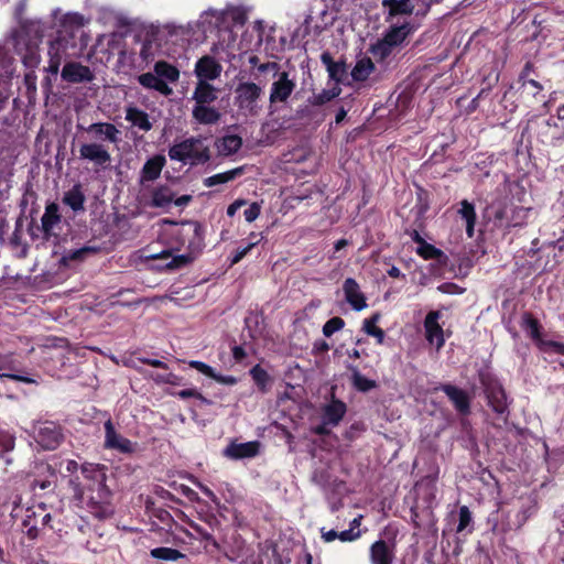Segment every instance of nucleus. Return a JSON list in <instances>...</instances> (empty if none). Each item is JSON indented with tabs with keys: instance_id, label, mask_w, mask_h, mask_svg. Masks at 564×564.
Here are the masks:
<instances>
[{
	"instance_id": "f257e3e1",
	"label": "nucleus",
	"mask_w": 564,
	"mask_h": 564,
	"mask_svg": "<svg viewBox=\"0 0 564 564\" xmlns=\"http://www.w3.org/2000/svg\"><path fill=\"white\" fill-rule=\"evenodd\" d=\"M61 467L68 474V487L72 503L87 510L98 519H106L113 513L112 492L107 487V467L100 464L66 459Z\"/></svg>"
},
{
	"instance_id": "f03ea898",
	"label": "nucleus",
	"mask_w": 564,
	"mask_h": 564,
	"mask_svg": "<svg viewBox=\"0 0 564 564\" xmlns=\"http://www.w3.org/2000/svg\"><path fill=\"white\" fill-rule=\"evenodd\" d=\"M249 9L243 6H229L224 10L208 9L199 15L196 24L204 32L242 26L248 20Z\"/></svg>"
},
{
	"instance_id": "7ed1b4c3",
	"label": "nucleus",
	"mask_w": 564,
	"mask_h": 564,
	"mask_svg": "<svg viewBox=\"0 0 564 564\" xmlns=\"http://www.w3.org/2000/svg\"><path fill=\"white\" fill-rule=\"evenodd\" d=\"M169 156L172 161L189 165L204 164L210 158L209 148L202 138H188L173 144Z\"/></svg>"
},
{
	"instance_id": "20e7f679",
	"label": "nucleus",
	"mask_w": 564,
	"mask_h": 564,
	"mask_svg": "<svg viewBox=\"0 0 564 564\" xmlns=\"http://www.w3.org/2000/svg\"><path fill=\"white\" fill-rule=\"evenodd\" d=\"M263 88L252 82H240L235 88V105L239 115L257 117L262 110Z\"/></svg>"
},
{
	"instance_id": "39448f33",
	"label": "nucleus",
	"mask_w": 564,
	"mask_h": 564,
	"mask_svg": "<svg viewBox=\"0 0 564 564\" xmlns=\"http://www.w3.org/2000/svg\"><path fill=\"white\" fill-rule=\"evenodd\" d=\"M296 88V82L294 77H291L290 73L283 70L273 77V82L270 86L269 101L271 106L278 104H286L291 98L293 91Z\"/></svg>"
},
{
	"instance_id": "423d86ee",
	"label": "nucleus",
	"mask_w": 564,
	"mask_h": 564,
	"mask_svg": "<svg viewBox=\"0 0 564 564\" xmlns=\"http://www.w3.org/2000/svg\"><path fill=\"white\" fill-rule=\"evenodd\" d=\"M33 437L43 449H55L63 436L56 423L45 421L33 426Z\"/></svg>"
},
{
	"instance_id": "0eeeda50",
	"label": "nucleus",
	"mask_w": 564,
	"mask_h": 564,
	"mask_svg": "<svg viewBox=\"0 0 564 564\" xmlns=\"http://www.w3.org/2000/svg\"><path fill=\"white\" fill-rule=\"evenodd\" d=\"M141 203L152 208H169L174 200V192L167 185H159L152 188L144 187L140 195Z\"/></svg>"
},
{
	"instance_id": "6e6552de",
	"label": "nucleus",
	"mask_w": 564,
	"mask_h": 564,
	"mask_svg": "<svg viewBox=\"0 0 564 564\" xmlns=\"http://www.w3.org/2000/svg\"><path fill=\"white\" fill-rule=\"evenodd\" d=\"M105 441L104 446L107 449L116 451L120 454H132L137 444L120 434L111 420H107L104 424Z\"/></svg>"
},
{
	"instance_id": "1a4fd4ad",
	"label": "nucleus",
	"mask_w": 564,
	"mask_h": 564,
	"mask_svg": "<svg viewBox=\"0 0 564 564\" xmlns=\"http://www.w3.org/2000/svg\"><path fill=\"white\" fill-rule=\"evenodd\" d=\"M79 158L102 170L107 169L111 162L110 152L104 144L98 142L82 144L79 148Z\"/></svg>"
},
{
	"instance_id": "9d476101",
	"label": "nucleus",
	"mask_w": 564,
	"mask_h": 564,
	"mask_svg": "<svg viewBox=\"0 0 564 564\" xmlns=\"http://www.w3.org/2000/svg\"><path fill=\"white\" fill-rule=\"evenodd\" d=\"M261 443L258 441L230 442L223 451V455L231 460L251 459L260 454Z\"/></svg>"
},
{
	"instance_id": "9b49d317",
	"label": "nucleus",
	"mask_w": 564,
	"mask_h": 564,
	"mask_svg": "<svg viewBox=\"0 0 564 564\" xmlns=\"http://www.w3.org/2000/svg\"><path fill=\"white\" fill-rule=\"evenodd\" d=\"M441 317V312L432 311L424 319L425 338L436 349L442 348L445 344L443 327L440 324Z\"/></svg>"
},
{
	"instance_id": "f8f14e48",
	"label": "nucleus",
	"mask_w": 564,
	"mask_h": 564,
	"mask_svg": "<svg viewBox=\"0 0 564 564\" xmlns=\"http://www.w3.org/2000/svg\"><path fill=\"white\" fill-rule=\"evenodd\" d=\"M371 564H393L395 558V544L392 541L378 540L369 550Z\"/></svg>"
},
{
	"instance_id": "ddd939ff",
	"label": "nucleus",
	"mask_w": 564,
	"mask_h": 564,
	"mask_svg": "<svg viewBox=\"0 0 564 564\" xmlns=\"http://www.w3.org/2000/svg\"><path fill=\"white\" fill-rule=\"evenodd\" d=\"M347 408L343 401L333 399L329 403H327L323 408V425L319 426L316 432L322 434L324 433V426L330 425L336 426L343 420L346 414Z\"/></svg>"
},
{
	"instance_id": "4468645a",
	"label": "nucleus",
	"mask_w": 564,
	"mask_h": 564,
	"mask_svg": "<svg viewBox=\"0 0 564 564\" xmlns=\"http://www.w3.org/2000/svg\"><path fill=\"white\" fill-rule=\"evenodd\" d=\"M166 164V159L163 155H154L145 161L140 171L139 183L142 188L147 187L145 183L158 180L161 175L163 167Z\"/></svg>"
},
{
	"instance_id": "2eb2a0df",
	"label": "nucleus",
	"mask_w": 564,
	"mask_h": 564,
	"mask_svg": "<svg viewBox=\"0 0 564 564\" xmlns=\"http://www.w3.org/2000/svg\"><path fill=\"white\" fill-rule=\"evenodd\" d=\"M221 65L212 56H203L196 62L195 75L198 80H214L221 74Z\"/></svg>"
},
{
	"instance_id": "dca6fc26",
	"label": "nucleus",
	"mask_w": 564,
	"mask_h": 564,
	"mask_svg": "<svg viewBox=\"0 0 564 564\" xmlns=\"http://www.w3.org/2000/svg\"><path fill=\"white\" fill-rule=\"evenodd\" d=\"M346 301L355 311H362L367 307V300L361 292L359 284L352 278H347L343 285Z\"/></svg>"
},
{
	"instance_id": "f3484780",
	"label": "nucleus",
	"mask_w": 564,
	"mask_h": 564,
	"mask_svg": "<svg viewBox=\"0 0 564 564\" xmlns=\"http://www.w3.org/2000/svg\"><path fill=\"white\" fill-rule=\"evenodd\" d=\"M88 133L96 140L108 141L110 143H117L120 140L119 129L109 122H95L88 126L86 129Z\"/></svg>"
},
{
	"instance_id": "a211bd4d",
	"label": "nucleus",
	"mask_w": 564,
	"mask_h": 564,
	"mask_svg": "<svg viewBox=\"0 0 564 564\" xmlns=\"http://www.w3.org/2000/svg\"><path fill=\"white\" fill-rule=\"evenodd\" d=\"M415 29L416 26L408 21L401 24L391 23L383 36L397 48L405 42L408 36L412 34Z\"/></svg>"
},
{
	"instance_id": "6ab92c4d",
	"label": "nucleus",
	"mask_w": 564,
	"mask_h": 564,
	"mask_svg": "<svg viewBox=\"0 0 564 564\" xmlns=\"http://www.w3.org/2000/svg\"><path fill=\"white\" fill-rule=\"evenodd\" d=\"M93 77L89 67L79 63H67L62 69V78L69 83H87L93 80Z\"/></svg>"
},
{
	"instance_id": "aec40b11",
	"label": "nucleus",
	"mask_w": 564,
	"mask_h": 564,
	"mask_svg": "<svg viewBox=\"0 0 564 564\" xmlns=\"http://www.w3.org/2000/svg\"><path fill=\"white\" fill-rule=\"evenodd\" d=\"M440 389L448 397L458 412L464 414L469 412L470 400L466 391L452 384H443Z\"/></svg>"
},
{
	"instance_id": "412c9836",
	"label": "nucleus",
	"mask_w": 564,
	"mask_h": 564,
	"mask_svg": "<svg viewBox=\"0 0 564 564\" xmlns=\"http://www.w3.org/2000/svg\"><path fill=\"white\" fill-rule=\"evenodd\" d=\"M487 399L492 410L497 413H505L507 410V399L502 387L497 383H489L485 388Z\"/></svg>"
},
{
	"instance_id": "4be33fe9",
	"label": "nucleus",
	"mask_w": 564,
	"mask_h": 564,
	"mask_svg": "<svg viewBox=\"0 0 564 564\" xmlns=\"http://www.w3.org/2000/svg\"><path fill=\"white\" fill-rule=\"evenodd\" d=\"M138 83L147 89H152L160 93L163 96H170L173 89L166 83H163L158 74L153 70L141 74L138 76Z\"/></svg>"
},
{
	"instance_id": "5701e85b",
	"label": "nucleus",
	"mask_w": 564,
	"mask_h": 564,
	"mask_svg": "<svg viewBox=\"0 0 564 564\" xmlns=\"http://www.w3.org/2000/svg\"><path fill=\"white\" fill-rule=\"evenodd\" d=\"M124 119L130 122L132 127H135L141 131L147 132L152 129V122L150 121L149 115L134 106L126 108Z\"/></svg>"
},
{
	"instance_id": "b1692460",
	"label": "nucleus",
	"mask_w": 564,
	"mask_h": 564,
	"mask_svg": "<svg viewBox=\"0 0 564 564\" xmlns=\"http://www.w3.org/2000/svg\"><path fill=\"white\" fill-rule=\"evenodd\" d=\"M192 98L195 105H209L217 99V91L208 82L198 80Z\"/></svg>"
},
{
	"instance_id": "393cba45",
	"label": "nucleus",
	"mask_w": 564,
	"mask_h": 564,
	"mask_svg": "<svg viewBox=\"0 0 564 564\" xmlns=\"http://www.w3.org/2000/svg\"><path fill=\"white\" fill-rule=\"evenodd\" d=\"M42 229L46 237L54 234L55 227L61 223L58 206L55 203L48 204L41 218Z\"/></svg>"
},
{
	"instance_id": "a878e982",
	"label": "nucleus",
	"mask_w": 564,
	"mask_h": 564,
	"mask_svg": "<svg viewBox=\"0 0 564 564\" xmlns=\"http://www.w3.org/2000/svg\"><path fill=\"white\" fill-rule=\"evenodd\" d=\"M75 44L72 43L68 39H66L62 33L57 35L56 39L51 41L48 46V56L50 57H58V59L64 61L68 56H70L68 50L74 48Z\"/></svg>"
},
{
	"instance_id": "bb28decb",
	"label": "nucleus",
	"mask_w": 564,
	"mask_h": 564,
	"mask_svg": "<svg viewBox=\"0 0 564 564\" xmlns=\"http://www.w3.org/2000/svg\"><path fill=\"white\" fill-rule=\"evenodd\" d=\"M193 118L203 124L216 123L219 118V111L208 105H195L192 110Z\"/></svg>"
},
{
	"instance_id": "cd10ccee",
	"label": "nucleus",
	"mask_w": 564,
	"mask_h": 564,
	"mask_svg": "<svg viewBox=\"0 0 564 564\" xmlns=\"http://www.w3.org/2000/svg\"><path fill=\"white\" fill-rule=\"evenodd\" d=\"M37 474L43 475L44 478L34 479V488H40L41 490L52 489L55 486L57 476L54 468L50 464L41 463L37 465Z\"/></svg>"
},
{
	"instance_id": "c85d7f7f",
	"label": "nucleus",
	"mask_w": 564,
	"mask_h": 564,
	"mask_svg": "<svg viewBox=\"0 0 564 564\" xmlns=\"http://www.w3.org/2000/svg\"><path fill=\"white\" fill-rule=\"evenodd\" d=\"M453 518L457 520V525L455 529L457 534L467 535L473 532V514L467 506L459 507L457 514H453Z\"/></svg>"
},
{
	"instance_id": "c756f323",
	"label": "nucleus",
	"mask_w": 564,
	"mask_h": 564,
	"mask_svg": "<svg viewBox=\"0 0 564 564\" xmlns=\"http://www.w3.org/2000/svg\"><path fill=\"white\" fill-rule=\"evenodd\" d=\"M153 70L158 74L161 80L167 85L170 83H176L180 78L178 68L164 61L156 62Z\"/></svg>"
},
{
	"instance_id": "7c9ffc66",
	"label": "nucleus",
	"mask_w": 564,
	"mask_h": 564,
	"mask_svg": "<svg viewBox=\"0 0 564 564\" xmlns=\"http://www.w3.org/2000/svg\"><path fill=\"white\" fill-rule=\"evenodd\" d=\"M383 7L388 9V19L400 14H411L414 10L411 0H383Z\"/></svg>"
},
{
	"instance_id": "2f4dec72",
	"label": "nucleus",
	"mask_w": 564,
	"mask_h": 564,
	"mask_svg": "<svg viewBox=\"0 0 564 564\" xmlns=\"http://www.w3.org/2000/svg\"><path fill=\"white\" fill-rule=\"evenodd\" d=\"M322 62L326 66L329 78L336 83H340L346 74V65L343 62H334L329 54L322 55Z\"/></svg>"
},
{
	"instance_id": "473e14b6",
	"label": "nucleus",
	"mask_w": 564,
	"mask_h": 564,
	"mask_svg": "<svg viewBox=\"0 0 564 564\" xmlns=\"http://www.w3.org/2000/svg\"><path fill=\"white\" fill-rule=\"evenodd\" d=\"M375 65L371 58L364 56L356 62L354 68L351 69V77L356 82H364L369 77Z\"/></svg>"
},
{
	"instance_id": "72a5a7b5",
	"label": "nucleus",
	"mask_w": 564,
	"mask_h": 564,
	"mask_svg": "<svg viewBox=\"0 0 564 564\" xmlns=\"http://www.w3.org/2000/svg\"><path fill=\"white\" fill-rule=\"evenodd\" d=\"M242 144L240 137L236 134H228L221 138L217 143V149L223 155H231L236 153Z\"/></svg>"
},
{
	"instance_id": "f704fd0d",
	"label": "nucleus",
	"mask_w": 564,
	"mask_h": 564,
	"mask_svg": "<svg viewBox=\"0 0 564 564\" xmlns=\"http://www.w3.org/2000/svg\"><path fill=\"white\" fill-rule=\"evenodd\" d=\"M63 202L69 206L74 212L83 210L85 196L79 185L73 186L68 192L65 193Z\"/></svg>"
},
{
	"instance_id": "c9c22d12",
	"label": "nucleus",
	"mask_w": 564,
	"mask_h": 564,
	"mask_svg": "<svg viewBox=\"0 0 564 564\" xmlns=\"http://www.w3.org/2000/svg\"><path fill=\"white\" fill-rule=\"evenodd\" d=\"M243 172L242 167H236L223 173H218L215 175H212L204 181V185L207 187H212L219 184L228 183L232 180H235L237 176L241 175Z\"/></svg>"
},
{
	"instance_id": "e433bc0d",
	"label": "nucleus",
	"mask_w": 564,
	"mask_h": 564,
	"mask_svg": "<svg viewBox=\"0 0 564 564\" xmlns=\"http://www.w3.org/2000/svg\"><path fill=\"white\" fill-rule=\"evenodd\" d=\"M459 215L466 221V232L468 237H473L474 235V226L476 221V213L475 207L467 200H463L460 203V208L458 210Z\"/></svg>"
},
{
	"instance_id": "4c0bfd02",
	"label": "nucleus",
	"mask_w": 564,
	"mask_h": 564,
	"mask_svg": "<svg viewBox=\"0 0 564 564\" xmlns=\"http://www.w3.org/2000/svg\"><path fill=\"white\" fill-rule=\"evenodd\" d=\"M394 50L395 47L383 36L371 45L370 53L376 59L384 61Z\"/></svg>"
},
{
	"instance_id": "58836bf2",
	"label": "nucleus",
	"mask_w": 564,
	"mask_h": 564,
	"mask_svg": "<svg viewBox=\"0 0 564 564\" xmlns=\"http://www.w3.org/2000/svg\"><path fill=\"white\" fill-rule=\"evenodd\" d=\"M166 34L171 37H180V39H187L194 32V25L192 23L187 24H176V23H166L163 26Z\"/></svg>"
},
{
	"instance_id": "ea45409f",
	"label": "nucleus",
	"mask_w": 564,
	"mask_h": 564,
	"mask_svg": "<svg viewBox=\"0 0 564 564\" xmlns=\"http://www.w3.org/2000/svg\"><path fill=\"white\" fill-rule=\"evenodd\" d=\"M250 376L252 377L254 383L257 384L260 391H268L269 386L271 383V378L267 370H264L259 365H256L250 369Z\"/></svg>"
},
{
	"instance_id": "a19ab883",
	"label": "nucleus",
	"mask_w": 564,
	"mask_h": 564,
	"mask_svg": "<svg viewBox=\"0 0 564 564\" xmlns=\"http://www.w3.org/2000/svg\"><path fill=\"white\" fill-rule=\"evenodd\" d=\"M150 554L153 558L161 560V561H171V562H175L180 558L185 557V555L183 553H181L180 551L172 549V547H165V546L152 549Z\"/></svg>"
},
{
	"instance_id": "79ce46f5",
	"label": "nucleus",
	"mask_w": 564,
	"mask_h": 564,
	"mask_svg": "<svg viewBox=\"0 0 564 564\" xmlns=\"http://www.w3.org/2000/svg\"><path fill=\"white\" fill-rule=\"evenodd\" d=\"M13 370L12 359L10 356L0 355V377L14 379L22 382H30L31 380L26 377L19 376L12 372Z\"/></svg>"
},
{
	"instance_id": "37998d69",
	"label": "nucleus",
	"mask_w": 564,
	"mask_h": 564,
	"mask_svg": "<svg viewBox=\"0 0 564 564\" xmlns=\"http://www.w3.org/2000/svg\"><path fill=\"white\" fill-rule=\"evenodd\" d=\"M14 72L13 59L0 50V82L9 79Z\"/></svg>"
},
{
	"instance_id": "c03bdc74",
	"label": "nucleus",
	"mask_w": 564,
	"mask_h": 564,
	"mask_svg": "<svg viewBox=\"0 0 564 564\" xmlns=\"http://www.w3.org/2000/svg\"><path fill=\"white\" fill-rule=\"evenodd\" d=\"M538 348L543 354H547V355H551V354L564 355V343H561V341H556V340H551V339H545L544 338V340L540 343Z\"/></svg>"
},
{
	"instance_id": "a18cd8bd",
	"label": "nucleus",
	"mask_w": 564,
	"mask_h": 564,
	"mask_svg": "<svg viewBox=\"0 0 564 564\" xmlns=\"http://www.w3.org/2000/svg\"><path fill=\"white\" fill-rule=\"evenodd\" d=\"M256 564H282L281 561L275 556V549L271 545H265L261 549Z\"/></svg>"
},
{
	"instance_id": "49530a36",
	"label": "nucleus",
	"mask_w": 564,
	"mask_h": 564,
	"mask_svg": "<svg viewBox=\"0 0 564 564\" xmlns=\"http://www.w3.org/2000/svg\"><path fill=\"white\" fill-rule=\"evenodd\" d=\"M527 330L530 337L533 339L536 346L540 345L541 341L544 340V337L541 334L539 322L532 317H528L525 319Z\"/></svg>"
},
{
	"instance_id": "de8ad7c7",
	"label": "nucleus",
	"mask_w": 564,
	"mask_h": 564,
	"mask_svg": "<svg viewBox=\"0 0 564 564\" xmlns=\"http://www.w3.org/2000/svg\"><path fill=\"white\" fill-rule=\"evenodd\" d=\"M28 512L33 517L34 520L39 521V524L42 528H45V527L51 528L52 527L51 525L52 516H51V513L46 512L44 506L40 505L36 510L29 509Z\"/></svg>"
},
{
	"instance_id": "09e8293b",
	"label": "nucleus",
	"mask_w": 564,
	"mask_h": 564,
	"mask_svg": "<svg viewBox=\"0 0 564 564\" xmlns=\"http://www.w3.org/2000/svg\"><path fill=\"white\" fill-rule=\"evenodd\" d=\"M352 383L356 389L364 392L375 387V381L366 378L358 370H354L352 372Z\"/></svg>"
},
{
	"instance_id": "8fccbe9b",
	"label": "nucleus",
	"mask_w": 564,
	"mask_h": 564,
	"mask_svg": "<svg viewBox=\"0 0 564 564\" xmlns=\"http://www.w3.org/2000/svg\"><path fill=\"white\" fill-rule=\"evenodd\" d=\"M345 326V322L340 317H333L328 319L323 326V334L325 337H330L336 332Z\"/></svg>"
},
{
	"instance_id": "3c124183",
	"label": "nucleus",
	"mask_w": 564,
	"mask_h": 564,
	"mask_svg": "<svg viewBox=\"0 0 564 564\" xmlns=\"http://www.w3.org/2000/svg\"><path fill=\"white\" fill-rule=\"evenodd\" d=\"M23 525L26 528V534L30 539L37 538L40 531L39 521L34 520L29 512L25 516V519L23 520Z\"/></svg>"
},
{
	"instance_id": "603ef678",
	"label": "nucleus",
	"mask_w": 564,
	"mask_h": 564,
	"mask_svg": "<svg viewBox=\"0 0 564 564\" xmlns=\"http://www.w3.org/2000/svg\"><path fill=\"white\" fill-rule=\"evenodd\" d=\"M86 19L84 18V15L79 14V13H67L65 17H64V25L65 26H70V28H82L85 25L86 23Z\"/></svg>"
},
{
	"instance_id": "864d4df0",
	"label": "nucleus",
	"mask_w": 564,
	"mask_h": 564,
	"mask_svg": "<svg viewBox=\"0 0 564 564\" xmlns=\"http://www.w3.org/2000/svg\"><path fill=\"white\" fill-rule=\"evenodd\" d=\"M417 253L420 256H422L424 259H435V258H438L442 252L438 249H436L434 246L423 242L417 248Z\"/></svg>"
},
{
	"instance_id": "5fc2aeb1",
	"label": "nucleus",
	"mask_w": 564,
	"mask_h": 564,
	"mask_svg": "<svg viewBox=\"0 0 564 564\" xmlns=\"http://www.w3.org/2000/svg\"><path fill=\"white\" fill-rule=\"evenodd\" d=\"M156 258H161V259H170L171 258V260L165 263V267L167 269L180 268L181 265L185 264L187 261V257H185V256L171 257V254L169 252H163L161 256H158Z\"/></svg>"
},
{
	"instance_id": "6e6d98bb",
	"label": "nucleus",
	"mask_w": 564,
	"mask_h": 564,
	"mask_svg": "<svg viewBox=\"0 0 564 564\" xmlns=\"http://www.w3.org/2000/svg\"><path fill=\"white\" fill-rule=\"evenodd\" d=\"M258 245V241H250L247 246L242 248H238L236 252L234 253L230 263L236 264L240 262L249 252L250 250Z\"/></svg>"
},
{
	"instance_id": "4d7b16f0",
	"label": "nucleus",
	"mask_w": 564,
	"mask_h": 564,
	"mask_svg": "<svg viewBox=\"0 0 564 564\" xmlns=\"http://www.w3.org/2000/svg\"><path fill=\"white\" fill-rule=\"evenodd\" d=\"M362 329L367 335L375 337L378 344L383 343L384 332L381 328L377 327V325L364 324Z\"/></svg>"
},
{
	"instance_id": "13d9d810",
	"label": "nucleus",
	"mask_w": 564,
	"mask_h": 564,
	"mask_svg": "<svg viewBox=\"0 0 564 564\" xmlns=\"http://www.w3.org/2000/svg\"><path fill=\"white\" fill-rule=\"evenodd\" d=\"M189 367L196 369L198 372L212 378L213 376H215V370L214 368H212L209 365L203 362V361H198V360H191L188 362Z\"/></svg>"
},
{
	"instance_id": "bf43d9fd",
	"label": "nucleus",
	"mask_w": 564,
	"mask_h": 564,
	"mask_svg": "<svg viewBox=\"0 0 564 564\" xmlns=\"http://www.w3.org/2000/svg\"><path fill=\"white\" fill-rule=\"evenodd\" d=\"M150 378H152L158 383L175 384L177 381V377L172 372L150 373Z\"/></svg>"
},
{
	"instance_id": "052dcab7",
	"label": "nucleus",
	"mask_w": 564,
	"mask_h": 564,
	"mask_svg": "<svg viewBox=\"0 0 564 564\" xmlns=\"http://www.w3.org/2000/svg\"><path fill=\"white\" fill-rule=\"evenodd\" d=\"M261 213V205L257 202L252 203L243 213L248 223L254 221Z\"/></svg>"
},
{
	"instance_id": "680f3d73",
	"label": "nucleus",
	"mask_w": 564,
	"mask_h": 564,
	"mask_svg": "<svg viewBox=\"0 0 564 564\" xmlns=\"http://www.w3.org/2000/svg\"><path fill=\"white\" fill-rule=\"evenodd\" d=\"M97 251V248L95 247H83L77 250H74L69 252V254L66 257L69 260H82L86 257L88 253H95Z\"/></svg>"
},
{
	"instance_id": "e2e57ef3",
	"label": "nucleus",
	"mask_w": 564,
	"mask_h": 564,
	"mask_svg": "<svg viewBox=\"0 0 564 564\" xmlns=\"http://www.w3.org/2000/svg\"><path fill=\"white\" fill-rule=\"evenodd\" d=\"M259 73H270L274 77L280 73V65L275 62L262 63L257 66Z\"/></svg>"
},
{
	"instance_id": "0e129e2a",
	"label": "nucleus",
	"mask_w": 564,
	"mask_h": 564,
	"mask_svg": "<svg viewBox=\"0 0 564 564\" xmlns=\"http://www.w3.org/2000/svg\"><path fill=\"white\" fill-rule=\"evenodd\" d=\"M340 94V88L338 87H334L333 89L330 90H324L322 94H319L318 96H316V101L318 104H324L326 101H329L332 100L333 98H335L336 96H338Z\"/></svg>"
},
{
	"instance_id": "69168bd1",
	"label": "nucleus",
	"mask_w": 564,
	"mask_h": 564,
	"mask_svg": "<svg viewBox=\"0 0 564 564\" xmlns=\"http://www.w3.org/2000/svg\"><path fill=\"white\" fill-rule=\"evenodd\" d=\"M193 484L208 498L210 499L212 502H214L215 505H218L219 503V500L217 498V496L215 495V492L213 490H210L207 486H205L204 484H202L200 481L198 480H193Z\"/></svg>"
},
{
	"instance_id": "338daca9",
	"label": "nucleus",
	"mask_w": 564,
	"mask_h": 564,
	"mask_svg": "<svg viewBox=\"0 0 564 564\" xmlns=\"http://www.w3.org/2000/svg\"><path fill=\"white\" fill-rule=\"evenodd\" d=\"M13 447H14V438L9 435H6V434H0V451L2 453H8V452L12 451Z\"/></svg>"
},
{
	"instance_id": "774afa93",
	"label": "nucleus",
	"mask_w": 564,
	"mask_h": 564,
	"mask_svg": "<svg viewBox=\"0 0 564 564\" xmlns=\"http://www.w3.org/2000/svg\"><path fill=\"white\" fill-rule=\"evenodd\" d=\"M361 535L360 531H354V529L344 530L338 533V539L343 542H351L357 540Z\"/></svg>"
}]
</instances>
